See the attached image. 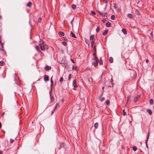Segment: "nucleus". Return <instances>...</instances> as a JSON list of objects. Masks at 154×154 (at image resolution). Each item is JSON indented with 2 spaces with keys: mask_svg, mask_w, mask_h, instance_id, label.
<instances>
[{
  "mask_svg": "<svg viewBox=\"0 0 154 154\" xmlns=\"http://www.w3.org/2000/svg\"><path fill=\"white\" fill-rule=\"evenodd\" d=\"M93 55L94 57V60L95 61V63L93 62L92 63L93 65H94V66L95 67H97L98 65V63L99 62V60L98 58L96 57V54L95 53H94Z\"/></svg>",
  "mask_w": 154,
  "mask_h": 154,
  "instance_id": "f257e3e1",
  "label": "nucleus"
},
{
  "mask_svg": "<svg viewBox=\"0 0 154 154\" xmlns=\"http://www.w3.org/2000/svg\"><path fill=\"white\" fill-rule=\"evenodd\" d=\"M39 45L41 50L43 51L45 50L46 48H47V45L45 44H39Z\"/></svg>",
  "mask_w": 154,
  "mask_h": 154,
  "instance_id": "f03ea898",
  "label": "nucleus"
},
{
  "mask_svg": "<svg viewBox=\"0 0 154 154\" xmlns=\"http://www.w3.org/2000/svg\"><path fill=\"white\" fill-rule=\"evenodd\" d=\"M99 14L103 16H105L107 15L106 13H102L100 11H98Z\"/></svg>",
  "mask_w": 154,
  "mask_h": 154,
  "instance_id": "7ed1b4c3",
  "label": "nucleus"
},
{
  "mask_svg": "<svg viewBox=\"0 0 154 154\" xmlns=\"http://www.w3.org/2000/svg\"><path fill=\"white\" fill-rule=\"evenodd\" d=\"M71 36L73 38H77L76 35L72 32H70Z\"/></svg>",
  "mask_w": 154,
  "mask_h": 154,
  "instance_id": "20e7f679",
  "label": "nucleus"
},
{
  "mask_svg": "<svg viewBox=\"0 0 154 154\" xmlns=\"http://www.w3.org/2000/svg\"><path fill=\"white\" fill-rule=\"evenodd\" d=\"M76 82L75 80H74L73 81V85L75 88H76L77 87Z\"/></svg>",
  "mask_w": 154,
  "mask_h": 154,
  "instance_id": "39448f33",
  "label": "nucleus"
},
{
  "mask_svg": "<svg viewBox=\"0 0 154 154\" xmlns=\"http://www.w3.org/2000/svg\"><path fill=\"white\" fill-rule=\"evenodd\" d=\"M127 16L128 18L130 19H132L133 18V15L131 14H128Z\"/></svg>",
  "mask_w": 154,
  "mask_h": 154,
  "instance_id": "423d86ee",
  "label": "nucleus"
},
{
  "mask_svg": "<svg viewBox=\"0 0 154 154\" xmlns=\"http://www.w3.org/2000/svg\"><path fill=\"white\" fill-rule=\"evenodd\" d=\"M44 80L45 81H48L49 80L48 76V75H45L44 77Z\"/></svg>",
  "mask_w": 154,
  "mask_h": 154,
  "instance_id": "0eeeda50",
  "label": "nucleus"
},
{
  "mask_svg": "<svg viewBox=\"0 0 154 154\" xmlns=\"http://www.w3.org/2000/svg\"><path fill=\"white\" fill-rule=\"evenodd\" d=\"M103 2L104 3H105L106 4V5H105V7L104 8V9L106 10V7H107V4L108 3V1L107 0H104Z\"/></svg>",
  "mask_w": 154,
  "mask_h": 154,
  "instance_id": "6e6552de",
  "label": "nucleus"
},
{
  "mask_svg": "<svg viewBox=\"0 0 154 154\" xmlns=\"http://www.w3.org/2000/svg\"><path fill=\"white\" fill-rule=\"evenodd\" d=\"M91 46L93 48H94V49H95V45L94 44V41L93 40L91 42Z\"/></svg>",
  "mask_w": 154,
  "mask_h": 154,
  "instance_id": "1a4fd4ad",
  "label": "nucleus"
},
{
  "mask_svg": "<svg viewBox=\"0 0 154 154\" xmlns=\"http://www.w3.org/2000/svg\"><path fill=\"white\" fill-rule=\"evenodd\" d=\"M111 23L109 22H107L106 23V26L107 27H110L111 26Z\"/></svg>",
  "mask_w": 154,
  "mask_h": 154,
  "instance_id": "9d476101",
  "label": "nucleus"
},
{
  "mask_svg": "<svg viewBox=\"0 0 154 154\" xmlns=\"http://www.w3.org/2000/svg\"><path fill=\"white\" fill-rule=\"evenodd\" d=\"M51 69V67L50 66H47L45 67V69L46 70H48Z\"/></svg>",
  "mask_w": 154,
  "mask_h": 154,
  "instance_id": "9b49d317",
  "label": "nucleus"
},
{
  "mask_svg": "<svg viewBox=\"0 0 154 154\" xmlns=\"http://www.w3.org/2000/svg\"><path fill=\"white\" fill-rule=\"evenodd\" d=\"M32 5V3L30 2H29L27 4L26 6L28 7H31Z\"/></svg>",
  "mask_w": 154,
  "mask_h": 154,
  "instance_id": "f8f14e48",
  "label": "nucleus"
},
{
  "mask_svg": "<svg viewBox=\"0 0 154 154\" xmlns=\"http://www.w3.org/2000/svg\"><path fill=\"white\" fill-rule=\"evenodd\" d=\"M122 31L124 33V34L125 35L127 33L126 30L125 29H122Z\"/></svg>",
  "mask_w": 154,
  "mask_h": 154,
  "instance_id": "ddd939ff",
  "label": "nucleus"
},
{
  "mask_svg": "<svg viewBox=\"0 0 154 154\" xmlns=\"http://www.w3.org/2000/svg\"><path fill=\"white\" fill-rule=\"evenodd\" d=\"M108 32V31L107 30H105L103 33V35H105Z\"/></svg>",
  "mask_w": 154,
  "mask_h": 154,
  "instance_id": "4468645a",
  "label": "nucleus"
},
{
  "mask_svg": "<svg viewBox=\"0 0 154 154\" xmlns=\"http://www.w3.org/2000/svg\"><path fill=\"white\" fill-rule=\"evenodd\" d=\"M98 126V124L97 123H96L94 125V127L95 129L97 128Z\"/></svg>",
  "mask_w": 154,
  "mask_h": 154,
  "instance_id": "2eb2a0df",
  "label": "nucleus"
},
{
  "mask_svg": "<svg viewBox=\"0 0 154 154\" xmlns=\"http://www.w3.org/2000/svg\"><path fill=\"white\" fill-rule=\"evenodd\" d=\"M113 59L112 57H110L109 58V61L110 63H112L113 62Z\"/></svg>",
  "mask_w": 154,
  "mask_h": 154,
  "instance_id": "dca6fc26",
  "label": "nucleus"
},
{
  "mask_svg": "<svg viewBox=\"0 0 154 154\" xmlns=\"http://www.w3.org/2000/svg\"><path fill=\"white\" fill-rule=\"evenodd\" d=\"M35 48H36V50L37 51H38L42 54V53L39 50V47L38 46H36L35 47Z\"/></svg>",
  "mask_w": 154,
  "mask_h": 154,
  "instance_id": "f3484780",
  "label": "nucleus"
},
{
  "mask_svg": "<svg viewBox=\"0 0 154 154\" xmlns=\"http://www.w3.org/2000/svg\"><path fill=\"white\" fill-rule=\"evenodd\" d=\"M150 104L151 105H152L153 103V100L152 99H151L149 101Z\"/></svg>",
  "mask_w": 154,
  "mask_h": 154,
  "instance_id": "a211bd4d",
  "label": "nucleus"
},
{
  "mask_svg": "<svg viewBox=\"0 0 154 154\" xmlns=\"http://www.w3.org/2000/svg\"><path fill=\"white\" fill-rule=\"evenodd\" d=\"M5 63L3 61H0V66H3L4 65Z\"/></svg>",
  "mask_w": 154,
  "mask_h": 154,
  "instance_id": "6ab92c4d",
  "label": "nucleus"
},
{
  "mask_svg": "<svg viewBox=\"0 0 154 154\" xmlns=\"http://www.w3.org/2000/svg\"><path fill=\"white\" fill-rule=\"evenodd\" d=\"M131 98V96L129 95L127 97V103L128 102L129 100Z\"/></svg>",
  "mask_w": 154,
  "mask_h": 154,
  "instance_id": "aec40b11",
  "label": "nucleus"
},
{
  "mask_svg": "<svg viewBox=\"0 0 154 154\" xmlns=\"http://www.w3.org/2000/svg\"><path fill=\"white\" fill-rule=\"evenodd\" d=\"M60 35L61 36H63L64 35V33L62 32H59Z\"/></svg>",
  "mask_w": 154,
  "mask_h": 154,
  "instance_id": "412c9836",
  "label": "nucleus"
},
{
  "mask_svg": "<svg viewBox=\"0 0 154 154\" xmlns=\"http://www.w3.org/2000/svg\"><path fill=\"white\" fill-rule=\"evenodd\" d=\"M104 98L103 97H100L99 98V100L101 102L104 100Z\"/></svg>",
  "mask_w": 154,
  "mask_h": 154,
  "instance_id": "4be33fe9",
  "label": "nucleus"
},
{
  "mask_svg": "<svg viewBox=\"0 0 154 154\" xmlns=\"http://www.w3.org/2000/svg\"><path fill=\"white\" fill-rule=\"evenodd\" d=\"M147 111L148 112L150 115H151L152 114V112L151 110L149 109H147Z\"/></svg>",
  "mask_w": 154,
  "mask_h": 154,
  "instance_id": "5701e85b",
  "label": "nucleus"
},
{
  "mask_svg": "<svg viewBox=\"0 0 154 154\" xmlns=\"http://www.w3.org/2000/svg\"><path fill=\"white\" fill-rule=\"evenodd\" d=\"M94 38V35H91L90 37V40H92Z\"/></svg>",
  "mask_w": 154,
  "mask_h": 154,
  "instance_id": "b1692460",
  "label": "nucleus"
},
{
  "mask_svg": "<svg viewBox=\"0 0 154 154\" xmlns=\"http://www.w3.org/2000/svg\"><path fill=\"white\" fill-rule=\"evenodd\" d=\"M72 8L73 9H75L76 8V6L75 5H72Z\"/></svg>",
  "mask_w": 154,
  "mask_h": 154,
  "instance_id": "393cba45",
  "label": "nucleus"
},
{
  "mask_svg": "<svg viewBox=\"0 0 154 154\" xmlns=\"http://www.w3.org/2000/svg\"><path fill=\"white\" fill-rule=\"evenodd\" d=\"M109 104H110L109 101L108 100H106V104L107 105H109Z\"/></svg>",
  "mask_w": 154,
  "mask_h": 154,
  "instance_id": "a878e982",
  "label": "nucleus"
},
{
  "mask_svg": "<svg viewBox=\"0 0 154 154\" xmlns=\"http://www.w3.org/2000/svg\"><path fill=\"white\" fill-rule=\"evenodd\" d=\"M133 149L134 151H136L137 150V148L136 146H134L133 147Z\"/></svg>",
  "mask_w": 154,
  "mask_h": 154,
  "instance_id": "bb28decb",
  "label": "nucleus"
},
{
  "mask_svg": "<svg viewBox=\"0 0 154 154\" xmlns=\"http://www.w3.org/2000/svg\"><path fill=\"white\" fill-rule=\"evenodd\" d=\"M111 18L112 20H114L115 19V16L114 15H112L111 17Z\"/></svg>",
  "mask_w": 154,
  "mask_h": 154,
  "instance_id": "cd10ccee",
  "label": "nucleus"
},
{
  "mask_svg": "<svg viewBox=\"0 0 154 154\" xmlns=\"http://www.w3.org/2000/svg\"><path fill=\"white\" fill-rule=\"evenodd\" d=\"M135 12L138 15H139L140 14V13L138 10H136Z\"/></svg>",
  "mask_w": 154,
  "mask_h": 154,
  "instance_id": "c85d7f7f",
  "label": "nucleus"
},
{
  "mask_svg": "<svg viewBox=\"0 0 154 154\" xmlns=\"http://www.w3.org/2000/svg\"><path fill=\"white\" fill-rule=\"evenodd\" d=\"M149 135V132L148 134V136H147V137L146 141H148Z\"/></svg>",
  "mask_w": 154,
  "mask_h": 154,
  "instance_id": "c756f323",
  "label": "nucleus"
},
{
  "mask_svg": "<svg viewBox=\"0 0 154 154\" xmlns=\"http://www.w3.org/2000/svg\"><path fill=\"white\" fill-rule=\"evenodd\" d=\"M100 30V28L99 27H97V28L96 29V31L97 32H98Z\"/></svg>",
  "mask_w": 154,
  "mask_h": 154,
  "instance_id": "7c9ffc66",
  "label": "nucleus"
},
{
  "mask_svg": "<svg viewBox=\"0 0 154 154\" xmlns=\"http://www.w3.org/2000/svg\"><path fill=\"white\" fill-rule=\"evenodd\" d=\"M62 44L63 45H64V46H65L66 45V42H62Z\"/></svg>",
  "mask_w": 154,
  "mask_h": 154,
  "instance_id": "2f4dec72",
  "label": "nucleus"
},
{
  "mask_svg": "<svg viewBox=\"0 0 154 154\" xmlns=\"http://www.w3.org/2000/svg\"><path fill=\"white\" fill-rule=\"evenodd\" d=\"M71 74H69V77L68 78V79L69 80H70L71 79Z\"/></svg>",
  "mask_w": 154,
  "mask_h": 154,
  "instance_id": "473e14b6",
  "label": "nucleus"
},
{
  "mask_svg": "<svg viewBox=\"0 0 154 154\" xmlns=\"http://www.w3.org/2000/svg\"><path fill=\"white\" fill-rule=\"evenodd\" d=\"M91 13L93 15H95V13L93 11H91Z\"/></svg>",
  "mask_w": 154,
  "mask_h": 154,
  "instance_id": "72a5a7b5",
  "label": "nucleus"
},
{
  "mask_svg": "<svg viewBox=\"0 0 154 154\" xmlns=\"http://www.w3.org/2000/svg\"><path fill=\"white\" fill-rule=\"evenodd\" d=\"M52 78H53V77L52 76L51 79V85L53 83V81L52 80Z\"/></svg>",
  "mask_w": 154,
  "mask_h": 154,
  "instance_id": "f704fd0d",
  "label": "nucleus"
},
{
  "mask_svg": "<svg viewBox=\"0 0 154 154\" xmlns=\"http://www.w3.org/2000/svg\"><path fill=\"white\" fill-rule=\"evenodd\" d=\"M86 42L88 45V47H89V41H87L86 40Z\"/></svg>",
  "mask_w": 154,
  "mask_h": 154,
  "instance_id": "c9c22d12",
  "label": "nucleus"
},
{
  "mask_svg": "<svg viewBox=\"0 0 154 154\" xmlns=\"http://www.w3.org/2000/svg\"><path fill=\"white\" fill-rule=\"evenodd\" d=\"M123 114L124 116H125L126 115V113L125 111V110H123Z\"/></svg>",
  "mask_w": 154,
  "mask_h": 154,
  "instance_id": "e433bc0d",
  "label": "nucleus"
},
{
  "mask_svg": "<svg viewBox=\"0 0 154 154\" xmlns=\"http://www.w3.org/2000/svg\"><path fill=\"white\" fill-rule=\"evenodd\" d=\"M42 19L41 18H39L38 19V21L39 22H41V21Z\"/></svg>",
  "mask_w": 154,
  "mask_h": 154,
  "instance_id": "4c0bfd02",
  "label": "nucleus"
},
{
  "mask_svg": "<svg viewBox=\"0 0 154 154\" xmlns=\"http://www.w3.org/2000/svg\"><path fill=\"white\" fill-rule=\"evenodd\" d=\"M63 78L62 77L60 79V82H62L63 81Z\"/></svg>",
  "mask_w": 154,
  "mask_h": 154,
  "instance_id": "58836bf2",
  "label": "nucleus"
},
{
  "mask_svg": "<svg viewBox=\"0 0 154 154\" xmlns=\"http://www.w3.org/2000/svg\"><path fill=\"white\" fill-rule=\"evenodd\" d=\"M10 141L11 143H12L14 142L13 140L12 139H10Z\"/></svg>",
  "mask_w": 154,
  "mask_h": 154,
  "instance_id": "ea45409f",
  "label": "nucleus"
},
{
  "mask_svg": "<svg viewBox=\"0 0 154 154\" xmlns=\"http://www.w3.org/2000/svg\"><path fill=\"white\" fill-rule=\"evenodd\" d=\"M72 69L73 70H75V69H76V68H75V67L73 65V67H72Z\"/></svg>",
  "mask_w": 154,
  "mask_h": 154,
  "instance_id": "a19ab883",
  "label": "nucleus"
},
{
  "mask_svg": "<svg viewBox=\"0 0 154 154\" xmlns=\"http://www.w3.org/2000/svg\"><path fill=\"white\" fill-rule=\"evenodd\" d=\"M138 99V98L137 97H136L134 99V101L136 102V100Z\"/></svg>",
  "mask_w": 154,
  "mask_h": 154,
  "instance_id": "79ce46f5",
  "label": "nucleus"
},
{
  "mask_svg": "<svg viewBox=\"0 0 154 154\" xmlns=\"http://www.w3.org/2000/svg\"><path fill=\"white\" fill-rule=\"evenodd\" d=\"M147 141H146V147L148 148V145H147Z\"/></svg>",
  "mask_w": 154,
  "mask_h": 154,
  "instance_id": "37998d69",
  "label": "nucleus"
},
{
  "mask_svg": "<svg viewBox=\"0 0 154 154\" xmlns=\"http://www.w3.org/2000/svg\"><path fill=\"white\" fill-rule=\"evenodd\" d=\"M71 61H72V62L73 63H75V62H74V60H73L72 59H71Z\"/></svg>",
  "mask_w": 154,
  "mask_h": 154,
  "instance_id": "c03bdc74",
  "label": "nucleus"
},
{
  "mask_svg": "<svg viewBox=\"0 0 154 154\" xmlns=\"http://www.w3.org/2000/svg\"><path fill=\"white\" fill-rule=\"evenodd\" d=\"M148 62H149V60H148V59H147V60H146V63H148Z\"/></svg>",
  "mask_w": 154,
  "mask_h": 154,
  "instance_id": "a18cd8bd",
  "label": "nucleus"
},
{
  "mask_svg": "<svg viewBox=\"0 0 154 154\" xmlns=\"http://www.w3.org/2000/svg\"><path fill=\"white\" fill-rule=\"evenodd\" d=\"M2 127L1 123L0 122V128H1Z\"/></svg>",
  "mask_w": 154,
  "mask_h": 154,
  "instance_id": "49530a36",
  "label": "nucleus"
},
{
  "mask_svg": "<svg viewBox=\"0 0 154 154\" xmlns=\"http://www.w3.org/2000/svg\"><path fill=\"white\" fill-rule=\"evenodd\" d=\"M99 63H100V64H102V62H101L100 60V61Z\"/></svg>",
  "mask_w": 154,
  "mask_h": 154,
  "instance_id": "de8ad7c7",
  "label": "nucleus"
},
{
  "mask_svg": "<svg viewBox=\"0 0 154 154\" xmlns=\"http://www.w3.org/2000/svg\"><path fill=\"white\" fill-rule=\"evenodd\" d=\"M0 154H2V153L1 151H0Z\"/></svg>",
  "mask_w": 154,
  "mask_h": 154,
  "instance_id": "09e8293b",
  "label": "nucleus"
},
{
  "mask_svg": "<svg viewBox=\"0 0 154 154\" xmlns=\"http://www.w3.org/2000/svg\"><path fill=\"white\" fill-rule=\"evenodd\" d=\"M112 81H113L112 78H111V82H112Z\"/></svg>",
  "mask_w": 154,
  "mask_h": 154,
  "instance_id": "8fccbe9b",
  "label": "nucleus"
},
{
  "mask_svg": "<svg viewBox=\"0 0 154 154\" xmlns=\"http://www.w3.org/2000/svg\"><path fill=\"white\" fill-rule=\"evenodd\" d=\"M2 18V17L0 15V19H1Z\"/></svg>",
  "mask_w": 154,
  "mask_h": 154,
  "instance_id": "3c124183",
  "label": "nucleus"
},
{
  "mask_svg": "<svg viewBox=\"0 0 154 154\" xmlns=\"http://www.w3.org/2000/svg\"><path fill=\"white\" fill-rule=\"evenodd\" d=\"M63 99H62V102H63Z\"/></svg>",
  "mask_w": 154,
  "mask_h": 154,
  "instance_id": "603ef678",
  "label": "nucleus"
},
{
  "mask_svg": "<svg viewBox=\"0 0 154 154\" xmlns=\"http://www.w3.org/2000/svg\"><path fill=\"white\" fill-rule=\"evenodd\" d=\"M57 105H58V104H56V106H57Z\"/></svg>",
  "mask_w": 154,
  "mask_h": 154,
  "instance_id": "864d4df0",
  "label": "nucleus"
},
{
  "mask_svg": "<svg viewBox=\"0 0 154 154\" xmlns=\"http://www.w3.org/2000/svg\"><path fill=\"white\" fill-rule=\"evenodd\" d=\"M54 112H52V113H53Z\"/></svg>",
  "mask_w": 154,
  "mask_h": 154,
  "instance_id": "5fc2aeb1",
  "label": "nucleus"
}]
</instances>
